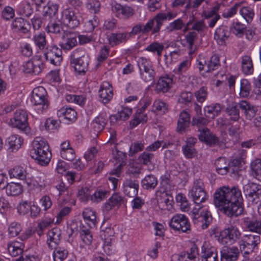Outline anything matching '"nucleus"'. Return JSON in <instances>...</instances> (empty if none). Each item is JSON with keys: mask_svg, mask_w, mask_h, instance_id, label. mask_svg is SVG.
Segmentation results:
<instances>
[{"mask_svg": "<svg viewBox=\"0 0 261 261\" xmlns=\"http://www.w3.org/2000/svg\"><path fill=\"white\" fill-rule=\"evenodd\" d=\"M138 189L139 184L136 180L127 179L123 183V192L128 197H134L137 195Z\"/></svg>", "mask_w": 261, "mask_h": 261, "instance_id": "19", "label": "nucleus"}, {"mask_svg": "<svg viewBox=\"0 0 261 261\" xmlns=\"http://www.w3.org/2000/svg\"><path fill=\"white\" fill-rule=\"evenodd\" d=\"M201 261H218L217 249L215 247L203 244L201 249Z\"/></svg>", "mask_w": 261, "mask_h": 261, "instance_id": "17", "label": "nucleus"}, {"mask_svg": "<svg viewBox=\"0 0 261 261\" xmlns=\"http://www.w3.org/2000/svg\"><path fill=\"white\" fill-rule=\"evenodd\" d=\"M190 124V115L186 111H182L177 122V131L182 133L186 130Z\"/></svg>", "mask_w": 261, "mask_h": 261, "instance_id": "31", "label": "nucleus"}, {"mask_svg": "<svg viewBox=\"0 0 261 261\" xmlns=\"http://www.w3.org/2000/svg\"><path fill=\"white\" fill-rule=\"evenodd\" d=\"M110 52V47L108 46H103L100 49L99 55L97 57L99 63L104 62L108 57Z\"/></svg>", "mask_w": 261, "mask_h": 261, "instance_id": "64", "label": "nucleus"}, {"mask_svg": "<svg viewBox=\"0 0 261 261\" xmlns=\"http://www.w3.org/2000/svg\"><path fill=\"white\" fill-rule=\"evenodd\" d=\"M240 251L237 247H224L221 250V261H237Z\"/></svg>", "mask_w": 261, "mask_h": 261, "instance_id": "15", "label": "nucleus"}, {"mask_svg": "<svg viewBox=\"0 0 261 261\" xmlns=\"http://www.w3.org/2000/svg\"><path fill=\"white\" fill-rule=\"evenodd\" d=\"M164 48V46L162 44H160L158 42H153L148 45L145 50L153 53H156L158 56H160Z\"/></svg>", "mask_w": 261, "mask_h": 261, "instance_id": "52", "label": "nucleus"}, {"mask_svg": "<svg viewBox=\"0 0 261 261\" xmlns=\"http://www.w3.org/2000/svg\"><path fill=\"white\" fill-rule=\"evenodd\" d=\"M138 66L141 79L146 83L151 84L154 83L155 72L152 67L151 62L149 60L142 57L138 62Z\"/></svg>", "mask_w": 261, "mask_h": 261, "instance_id": "3", "label": "nucleus"}, {"mask_svg": "<svg viewBox=\"0 0 261 261\" xmlns=\"http://www.w3.org/2000/svg\"><path fill=\"white\" fill-rule=\"evenodd\" d=\"M242 72L246 75L251 74L254 70L252 60L250 56L244 55L241 58Z\"/></svg>", "mask_w": 261, "mask_h": 261, "instance_id": "34", "label": "nucleus"}, {"mask_svg": "<svg viewBox=\"0 0 261 261\" xmlns=\"http://www.w3.org/2000/svg\"><path fill=\"white\" fill-rule=\"evenodd\" d=\"M240 108L248 120H251L255 117L257 111L256 107L246 100H242L240 102Z\"/></svg>", "mask_w": 261, "mask_h": 261, "instance_id": "22", "label": "nucleus"}, {"mask_svg": "<svg viewBox=\"0 0 261 261\" xmlns=\"http://www.w3.org/2000/svg\"><path fill=\"white\" fill-rule=\"evenodd\" d=\"M42 15L43 16H48L50 18L56 16L58 13L59 6L57 4L48 3L42 6Z\"/></svg>", "mask_w": 261, "mask_h": 261, "instance_id": "41", "label": "nucleus"}, {"mask_svg": "<svg viewBox=\"0 0 261 261\" xmlns=\"http://www.w3.org/2000/svg\"><path fill=\"white\" fill-rule=\"evenodd\" d=\"M112 10L118 14H122L125 18H129L134 14V10L130 7L123 6L119 4L112 6Z\"/></svg>", "mask_w": 261, "mask_h": 261, "instance_id": "36", "label": "nucleus"}, {"mask_svg": "<svg viewBox=\"0 0 261 261\" xmlns=\"http://www.w3.org/2000/svg\"><path fill=\"white\" fill-rule=\"evenodd\" d=\"M132 113V109L127 107L122 108L116 115L110 117L111 123H115L118 120H125L127 119Z\"/></svg>", "mask_w": 261, "mask_h": 261, "instance_id": "35", "label": "nucleus"}, {"mask_svg": "<svg viewBox=\"0 0 261 261\" xmlns=\"http://www.w3.org/2000/svg\"><path fill=\"white\" fill-rule=\"evenodd\" d=\"M11 122L13 127H17L25 134L30 132V127L28 122V115L25 111L23 110L17 111Z\"/></svg>", "mask_w": 261, "mask_h": 261, "instance_id": "10", "label": "nucleus"}, {"mask_svg": "<svg viewBox=\"0 0 261 261\" xmlns=\"http://www.w3.org/2000/svg\"><path fill=\"white\" fill-rule=\"evenodd\" d=\"M190 194L195 204H199L208 198V196L204 189L203 182L200 179L194 181Z\"/></svg>", "mask_w": 261, "mask_h": 261, "instance_id": "8", "label": "nucleus"}, {"mask_svg": "<svg viewBox=\"0 0 261 261\" xmlns=\"http://www.w3.org/2000/svg\"><path fill=\"white\" fill-rule=\"evenodd\" d=\"M44 68V64L42 62L41 57L35 56L23 65V71L27 73L38 75L42 72Z\"/></svg>", "mask_w": 261, "mask_h": 261, "instance_id": "9", "label": "nucleus"}, {"mask_svg": "<svg viewBox=\"0 0 261 261\" xmlns=\"http://www.w3.org/2000/svg\"><path fill=\"white\" fill-rule=\"evenodd\" d=\"M33 148L30 151L32 159L41 166L47 165L51 157V153L49 150V146L43 140H34L33 142Z\"/></svg>", "mask_w": 261, "mask_h": 261, "instance_id": "2", "label": "nucleus"}, {"mask_svg": "<svg viewBox=\"0 0 261 261\" xmlns=\"http://www.w3.org/2000/svg\"><path fill=\"white\" fill-rule=\"evenodd\" d=\"M22 143V139L17 135H11L6 140V144L12 151L19 149Z\"/></svg>", "mask_w": 261, "mask_h": 261, "instance_id": "40", "label": "nucleus"}, {"mask_svg": "<svg viewBox=\"0 0 261 261\" xmlns=\"http://www.w3.org/2000/svg\"><path fill=\"white\" fill-rule=\"evenodd\" d=\"M176 14L171 12H168L167 13H160L156 14L152 20L154 24V27L152 30L151 33L155 34L159 32L161 27L163 25L164 22L167 20H169L176 17Z\"/></svg>", "mask_w": 261, "mask_h": 261, "instance_id": "16", "label": "nucleus"}, {"mask_svg": "<svg viewBox=\"0 0 261 261\" xmlns=\"http://www.w3.org/2000/svg\"><path fill=\"white\" fill-rule=\"evenodd\" d=\"M154 159L153 153L145 151L138 156V160L141 165L145 166L149 171H151L155 167Z\"/></svg>", "mask_w": 261, "mask_h": 261, "instance_id": "21", "label": "nucleus"}, {"mask_svg": "<svg viewBox=\"0 0 261 261\" xmlns=\"http://www.w3.org/2000/svg\"><path fill=\"white\" fill-rule=\"evenodd\" d=\"M144 144L141 141H136L132 144L129 149V155L133 156L136 153L143 150Z\"/></svg>", "mask_w": 261, "mask_h": 261, "instance_id": "56", "label": "nucleus"}, {"mask_svg": "<svg viewBox=\"0 0 261 261\" xmlns=\"http://www.w3.org/2000/svg\"><path fill=\"white\" fill-rule=\"evenodd\" d=\"M110 192L107 190H96L91 196V200L95 202H99L106 199L109 195Z\"/></svg>", "mask_w": 261, "mask_h": 261, "instance_id": "55", "label": "nucleus"}, {"mask_svg": "<svg viewBox=\"0 0 261 261\" xmlns=\"http://www.w3.org/2000/svg\"><path fill=\"white\" fill-rule=\"evenodd\" d=\"M83 216L84 220L87 221V224L90 227L92 228L95 226L96 217L94 211L86 209L83 212Z\"/></svg>", "mask_w": 261, "mask_h": 261, "instance_id": "44", "label": "nucleus"}, {"mask_svg": "<svg viewBox=\"0 0 261 261\" xmlns=\"http://www.w3.org/2000/svg\"><path fill=\"white\" fill-rule=\"evenodd\" d=\"M184 25L183 21L181 19L178 18L170 23L169 25L167 27L166 29L168 32H171L175 30L181 29Z\"/></svg>", "mask_w": 261, "mask_h": 261, "instance_id": "60", "label": "nucleus"}, {"mask_svg": "<svg viewBox=\"0 0 261 261\" xmlns=\"http://www.w3.org/2000/svg\"><path fill=\"white\" fill-rule=\"evenodd\" d=\"M64 21L68 28L74 29L79 26L80 23V19L75 13L70 9L64 11Z\"/></svg>", "mask_w": 261, "mask_h": 261, "instance_id": "20", "label": "nucleus"}, {"mask_svg": "<svg viewBox=\"0 0 261 261\" xmlns=\"http://www.w3.org/2000/svg\"><path fill=\"white\" fill-rule=\"evenodd\" d=\"M6 193L9 196H17L23 191L22 186L19 183L12 182L7 184L6 187Z\"/></svg>", "mask_w": 261, "mask_h": 261, "instance_id": "38", "label": "nucleus"}, {"mask_svg": "<svg viewBox=\"0 0 261 261\" xmlns=\"http://www.w3.org/2000/svg\"><path fill=\"white\" fill-rule=\"evenodd\" d=\"M241 232L237 227L230 225L221 231L218 241L222 245H230L240 239Z\"/></svg>", "mask_w": 261, "mask_h": 261, "instance_id": "4", "label": "nucleus"}, {"mask_svg": "<svg viewBox=\"0 0 261 261\" xmlns=\"http://www.w3.org/2000/svg\"><path fill=\"white\" fill-rule=\"evenodd\" d=\"M243 192L249 202L252 204H256L261 197V185L254 182H249L243 186Z\"/></svg>", "mask_w": 261, "mask_h": 261, "instance_id": "6", "label": "nucleus"}, {"mask_svg": "<svg viewBox=\"0 0 261 261\" xmlns=\"http://www.w3.org/2000/svg\"><path fill=\"white\" fill-rule=\"evenodd\" d=\"M215 166L218 173L221 175H225L230 169V165L227 159L224 157H219L215 162Z\"/></svg>", "mask_w": 261, "mask_h": 261, "instance_id": "28", "label": "nucleus"}, {"mask_svg": "<svg viewBox=\"0 0 261 261\" xmlns=\"http://www.w3.org/2000/svg\"><path fill=\"white\" fill-rule=\"evenodd\" d=\"M182 218H184V215L182 214H176L174 216L170 221V227L173 229L180 228V226L179 224Z\"/></svg>", "mask_w": 261, "mask_h": 261, "instance_id": "62", "label": "nucleus"}, {"mask_svg": "<svg viewBox=\"0 0 261 261\" xmlns=\"http://www.w3.org/2000/svg\"><path fill=\"white\" fill-rule=\"evenodd\" d=\"M246 27L244 24L236 22L232 28V33L238 37H242L245 34Z\"/></svg>", "mask_w": 261, "mask_h": 261, "instance_id": "59", "label": "nucleus"}, {"mask_svg": "<svg viewBox=\"0 0 261 261\" xmlns=\"http://www.w3.org/2000/svg\"><path fill=\"white\" fill-rule=\"evenodd\" d=\"M48 32L60 34L63 31L62 22L60 20H51L46 27Z\"/></svg>", "mask_w": 261, "mask_h": 261, "instance_id": "43", "label": "nucleus"}, {"mask_svg": "<svg viewBox=\"0 0 261 261\" xmlns=\"http://www.w3.org/2000/svg\"><path fill=\"white\" fill-rule=\"evenodd\" d=\"M7 247L10 254L12 256H16L17 253L14 254L13 249H16L19 252H22L24 245L21 242H19L18 241H14L8 243Z\"/></svg>", "mask_w": 261, "mask_h": 261, "instance_id": "50", "label": "nucleus"}, {"mask_svg": "<svg viewBox=\"0 0 261 261\" xmlns=\"http://www.w3.org/2000/svg\"><path fill=\"white\" fill-rule=\"evenodd\" d=\"M172 79L168 76L161 77L156 85V91L158 92H166L171 87Z\"/></svg>", "mask_w": 261, "mask_h": 261, "instance_id": "32", "label": "nucleus"}, {"mask_svg": "<svg viewBox=\"0 0 261 261\" xmlns=\"http://www.w3.org/2000/svg\"><path fill=\"white\" fill-rule=\"evenodd\" d=\"M220 60L219 57L217 55H214L212 56L211 59L207 64H205V71L206 72H210L214 70L219 66Z\"/></svg>", "mask_w": 261, "mask_h": 261, "instance_id": "48", "label": "nucleus"}, {"mask_svg": "<svg viewBox=\"0 0 261 261\" xmlns=\"http://www.w3.org/2000/svg\"><path fill=\"white\" fill-rule=\"evenodd\" d=\"M198 132L199 134L197 136L200 141L204 142L206 144L211 146L215 145L221 146L222 144V143L219 142L218 138L213 134L207 127L202 128Z\"/></svg>", "mask_w": 261, "mask_h": 261, "instance_id": "12", "label": "nucleus"}, {"mask_svg": "<svg viewBox=\"0 0 261 261\" xmlns=\"http://www.w3.org/2000/svg\"><path fill=\"white\" fill-rule=\"evenodd\" d=\"M61 233L58 228H53L48 232V238L47 243L48 247L51 249L56 248V246L59 244L61 242Z\"/></svg>", "mask_w": 261, "mask_h": 261, "instance_id": "25", "label": "nucleus"}, {"mask_svg": "<svg viewBox=\"0 0 261 261\" xmlns=\"http://www.w3.org/2000/svg\"><path fill=\"white\" fill-rule=\"evenodd\" d=\"M222 106L218 103L206 106L204 108V114L206 118L214 119L221 113Z\"/></svg>", "mask_w": 261, "mask_h": 261, "instance_id": "26", "label": "nucleus"}, {"mask_svg": "<svg viewBox=\"0 0 261 261\" xmlns=\"http://www.w3.org/2000/svg\"><path fill=\"white\" fill-rule=\"evenodd\" d=\"M108 119L106 113H100L97 117H95L93 120V122L97 124L98 129L99 130L103 129L107 123Z\"/></svg>", "mask_w": 261, "mask_h": 261, "instance_id": "54", "label": "nucleus"}, {"mask_svg": "<svg viewBox=\"0 0 261 261\" xmlns=\"http://www.w3.org/2000/svg\"><path fill=\"white\" fill-rule=\"evenodd\" d=\"M47 93L46 90L42 86L35 88L32 93L31 102L34 105L42 106L43 110H46L49 106L47 98Z\"/></svg>", "mask_w": 261, "mask_h": 261, "instance_id": "7", "label": "nucleus"}, {"mask_svg": "<svg viewBox=\"0 0 261 261\" xmlns=\"http://www.w3.org/2000/svg\"><path fill=\"white\" fill-rule=\"evenodd\" d=\"M11 26L13 29L24 34L28 33L31 29L29 22L22 18H16L12 22Z\"/></svg>", "mask_w": 261, "mask_h": 261, "instance_id": "29", "label": "nucleus"}, {"mask_svg": "<svg viewBox=\"0 0 261 261\" xmlns=\"http://www.w3.org/2000/svg\"><path fill=\"white\" fill-rule=\"evenodd\" d=\"M241 15L247 21L250 22L254 16V13L253 10L249 7H244L240 11Z\"/></svg>", "mask_w": 261, "mask_h": 261, "instance_id": "53", "label": "nucleus"}, {"mask_svg": "<svg viewBox=\"0 0 261 261\" xmlns=\"http://www.w3.org/2000/svg\"><path fill=\"white\" fill-rule=\"evenodd\" d=\"M207 95V88L205 86L201 87L198 90L195 92V96L197 100L200 103H202L205 100Z\"/></svg>", "mask_w": 261, "mask_h": 261, "instance_id": "57", "label": "nucleus"}, {"mask_svg": "<svg viewBox=\"0 0 261 261\" xmlns=\"http://www.w3.org/2000/svg\"><path fill=\"white\" fill-rule=\"evenodd\" d=\"M57 115L59 118L62 117L69 122H73L76 119L77 113L71 108L63 107L58 111Z\"/></svg>", "mask_w": 261, "mask_h": 261, "instance_id": "27", "label": "nucleus"}, {"mask_svg": "<svg viewBox=\"0 0 261 261\" xmlns=\"http://www.w3.org/2000/svg\"><path fill=\"white\" fill-rule=\"evenodd\" d=\"M129 38L126 32L111 33L109 38V44L114 46L123 42H126Z\"/></svg>", "mask_w": 261, "mask_h": 261, "instance_id": "30", "label": "nucleus"}, {"mask_svg": "<svg viewBox=\"0 0 261 261\" xmlns=\"http://www.w3.org/2000/svg\"><path fill=\"white\" fill-rule=\"evenodd\" d=\"M251 168L255 178L261 181V159H257L252 161Z\"/></svg>", "mask_w": 261, "mask_h": 261, "instance_id": "47", "label": "nucleus"}, {"mask_svg": "<svg viewBox=\"0 0 261 261\" xmlns=\"http://www.w3.org/2000/svg\"><path fill=\"white\" fill-rule=\"evenodd\" d=\"M89 63L88 56L83 55L78 58H71L70 65L74 68L75 71L80 74H84L88 70Z\"/></svg>", "mask_w": 261, "mask_h": 261, "instance_id": "14", "label": "nucleus"}, {"mask_svg": "<svg viewBox=\"0 0 261 261\" xmlns=\"http://www.w3.org/2000/svg\"><path fill=\"white\" fill-rule=\"evenodd\" d=\"M98 92L100 101L103 104L109 103L113 96L112 87L108 83H103Z\"/></svg>", "mask_w": 261, "mask_h": 261, "instance_id": "18", "label": "nucleus"}, {"mask_svg": "<svg viewBox=\"0 0 261 261\" xmlns=\"http://www.w3.org/2000/svg\"><path fill=\"white\" fill-rule=\"evenodd\" d=\"M242 243L240 244L241 251L244 250L245 254H249L258 248L260 243L259 234L251 233L243 237Z\"/></svg>", "mask_w": 261, "mask_h": 261, "instance_id": "5", "label": "nucleus"}, {"mask_svg": "<svg viewBox=\"0 0 261 261\" xmlns=\"http://www.w3.org/2000/svg\"><path fill=\"white\" fill-rule=\"evenodd\" d=\"M193 95L190 92H182L178 98V102L180 103L188 105L191 103Z\"/></svg>", "mask_w": 261, "mask_h": 261, "instance_id": "63", "label": "nucleus"}, {"mask_svg": "<svg viewBox=\"0 0 261 261\" xmlns=\"http://www.w3.org/2000/svg\"><path fill=\"white\" fill-rule=\"evenodd\" d=\"M179 225L180 226V228H178V229H174V230L186 233H189L190 231V224L188 221V218L185 215L184 218L181 219V222Z\"/></svg>", "mask_w": 261, "mask_h": 261, "instance_id": "61", "label": "nucleus"}, {"mask_svg": "<svg viewBox=\"0 0 261 261\" xmlns=\"http://www.w3.org/2000/svg\"><path fill=\"white\" fill-rule=\"evenodd\" d=\"M44 55L47 61L56 66L59 65L62 60V50L55 45H47Z\"/></svg>", "mask_w": 261, "mask_h": 261, "instance_id": "11", "label": "nucleus"}, {"mask_svg": "<svg viewBox=\"0 0 261 261\" xmlns=\"http://www.w3.org/2000/svg\"><path fill=\"white\" fill-rule=\"evenodd\" d=\"M194 219H197L198 221L202 222L201 227L203 229L207 228L212 220L211 213L208 212L200 215L197 214L195 215Z\"/></svg>", "mask_w": 261, "mask_h": 261, "instance_id": "45", "label": "nucleus"}, {"mask_svg": "<svg viewBox=\"0 0 261 261\" xmlns=\"http://www.w3.org/2000/svg\"><path fill=\"white\" fill-rule=\"evenodd\" d=\"M251 90V86L249 82L246 79H242L240 83V96L241 97H247Z\"/></svg>", "mask_w": 261, "mask_h": 261, "instance_id": "46", "label": "nucleus"}, {"mask_svg": "<svg viewBox=\"0 0 261 261\" xmlns=\"http://www.w3.org/2000/svg\"><path fill=\"white\" fill-rule=\"evenodd\" d=\"M33 40L35 44L40 49H43L46 45V41L44 34L39 33L33 37Z\"/></svg>", "mask_w": 261, "mask_h": 261, "instance_id": "51", "label": "nucleus"}, {"mask_svg": "<svg viewBox=\"0 0 261 261\" xmlns=\"http://www.w3.org/2000/svg\"><path fill=\"white\" fill-rule=\"evenodd\" d=\"M229 36V32L228 31L227 27L222 25L217 28L215 31L214 39L220 45L225 46V41Z\"/></svg>", "mask_w": 261, "mask_h": 261, "instance_id": "23", "label": "nucleus"}, {"mask_svg": "<svg viewBox=\"0 0 261 261\" xmlns=\"http://www.w3.org/2000/svg\"><path fill=\"white\" fill-rule=\"evenodd\" d=\"M83 227L80 232L81 239L85 244L89 245L93 240L92 233L88 229H83Z\"/></svg>", "mask_w": 261, "mask_h": 261, "instance_id": "58", "label": "nucleus"}, {"mask_svg": "<svg viewBox=\"0 0 261 261\" xmlns=\"http://www.w3.org/2000/svg\"><path fill=\"white\" fill-rule=\"evenodd\" d=\"M207 118L203 117L202 116H194L192 118L191 124L192 126L196 127L197 130H199L204 128H206V126L210 122Z\"/></svg>", "mask_w": 261, "mask_h": 261, "instance_id": "42", "label": "nucleus"}, {"mask_svg": "<svg viewBox=\"0 0 261 261\" xmlns=\"http://www.w3.org/2000/svg\"><path fill=\"white\" fill-rule=\"evenodd\" d=\"M77 35L71 32H64L60 46L63 50H69L77 44Z\"/></svg>", "mask_w": 261, "mask_h": 261, "instance_id": "13", "label": "nucleus"}, {"mask_svg": "<svg viewBox=\"0 0 261 261\" xmlns=\"http://www.w3.org/2000/svg\"><path fill=\"white\" fill-rule=\"evenodd\" d=\"M55 248L53 252L54 261H63L68 255V251L61 248Z\"/></svg>", "mask_w": 261, "mask_h": 261, "instance_id": "49", "label": "nucleus"}, {"mask_svg": "<svg viewBox=\"0 0 261 261\" xmlns=\"http://www.w3.org/2000/svg\"><path fill=\"white\" fill-rule=\"evenodd\" d=\"M214 202L216 206H221L224 213L229 217H237L243 212L241 192L236 187L218 189L214 194Z\"/></svg>", "mask_w": 261, "mask_h": 261, "instance_id": "1", "label": "nucleus"}, {"mask_svg": "<svg viewBox=\"0 0 261 261\" xmlns=\"http://www.w3.org/2000/svg\"><path fill=\"white\" fill-rule=\"evenodd\" d=\"M246 227L250 231L255 232L254 234L261 233V220H246L244 221Z\"/></svg>", "mask_w": 261, "mask_h": 261, "instance_id": "39", "label": "nucleus"}, {"mask_svg": "<svg viewBox=\"0 0 261 261\" xmlns=\"http://www.w3.org/2000/svg\"><path fill=\"white\" fill-rule=\"evenodd\" d=\"M158 183L156 176L153 174H148L141 180V186L144 189L151 190L155 189Z\"/></svg>", "mask_w": 261, "mask_h": 261, "instance_id": "33", "label": "nucleus"}, {"mask_svg": "<svg viewBox=\"0 0 261 261\" xmlns=\"http://www.w3.org/2000/svg\"><path fill=\"white\" fill-rule=\"evenodd\" d=\"M240 102L237 105L228 106L225 109V113L231 121H237L240 117Z\"/></svg>", "mask_w": 261, "mask_h": 261, "instance_id": "37", "label": "nucleus"}, {"mask_svg": "<svg viewBox=\"0 0 261 261\" xmlns=\"http://www.w3.org/2000/svg\"><path fill=\"white\" fill-rule=\"evenodd\" d=\"M124 198L119 193H114L105 203V208L109 211L115 206L119 207L122 204H125Z\"/></svg>", "mask_w": 261, "mask_h": 261, "instance_id": "24", "label": "nucleus"}]
</instances>
